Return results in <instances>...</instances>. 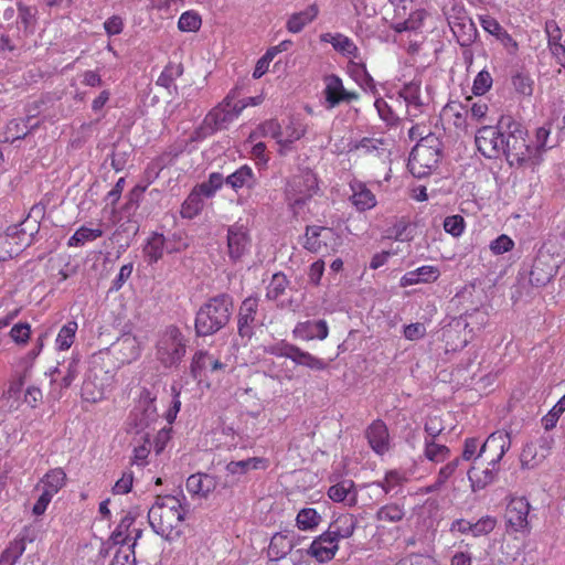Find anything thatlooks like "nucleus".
I'll use <instances>...</instances> for the list:
<instances>
[{
    "label": "nucleus",
    "instance_id": "obj_11",
    "mask_svg": "<svg viewBox=\"0 0 565 565\" xmlns=\"http://www.w3.org/2000/svg\"><path fill=\"white\" fill-rule=\"evenodd\" d=\"M451 11L456 14L449 13L447 19L457 42L462 47L470 46L478 35L476 24L466 14L462 8L454 7Z\"/></svg>",
    "mask_w": 565,
    "mask_h": 565
},
{
    "label": "nucleus",
    "instance_id": "obj_35",
    "mask_svg": "<svg viewBox=\"0 0 565 565\" xmlns=\"http://www.w3.org/2000/svg\"><path fill=\"white\" fill-rule=\"evenodd\" d=\"M331 230L323 226H307L306 233L303 236L302 246L311 252L319 253L322 247L327 246V243L321 239V237L327 238L326 234H330Z\"/></svg>",
    "mask_w": 565,
    "mask_h": 565
},
{
    "label": "nucleus",
    "instance_id": "obj_63",
    "mask_svg": "<svg viewBox=\"0 0 565 565\" xmlns=\"http://www.w3.org/2000/svg\"><path fill=\"white\" fill-rule=\"evenodd\" d=\"M492 86V77L490 73L486 70H482L478 73L473 81L472 92L475 95H483L487 93Z\"/></svg>",
    "mask_w": 565,
    "mask_h": 565
},
{
    "label": "nucleus",
    "instance_id": "obj_42",
    "mask_svg": "<svg viewBox=\"0 0 565 565\" xmlns=\"http://www.w3.org/2000/svg\"><path fill=\"white\" fill-rule=\"evenodd\" d=\"M103 236V231L97 228H89L81 226L67 241L68 247H78L85 245L87 242H93Z\"/></svg>",
    "mask_w": 565,
    "mask_h": 565
},
{
    "label": "nucleus",
    "instance_id": "obj_10",
    "mask_svg": "<svg viewBox=\"0 0 565 565\" xmlns=\"http://www.w3.org/2000/svg\"><path fill=\"white\" fill-rule=\"evenodd\" d=\"M154 401L156 397L147 388H142L137 405L130 413L128 423L130 429H135L136 434L142 433L157 420L158 414Z\"/></svg>",
    "mask_w": 565,
    "mask_h": 565
},
{
    "label": "nucleus",
    "instance_id": "obj_64",
    "mask_svg": "<svg viewBox=\"0 0 565 565\" xmlns=\"http://www.w3.org/2000/svg\"><path fill=\"white\" fill-rule=\"evenodd\" d=\"M110 565H136L135 553L130 551V547L119 548L115 553Z\"/></svg>",
    "mask_w": 565,
    "mask_h": 565
},
{
    "label": "nucleus",
    "instance_id": "obj_30",
    "mask_svg": "<svg viewBox=\"0 0 565 565\" xmlns=\"http://www.w3.org/2000/svg\"><path fill=\"white\" fill-rule=\"evenodd\" d=\"M215 477L207 473H194L186 480V490L201 498H206L216 488Z\"/></svg>",
    "mask_w": 565,
    "mask_h": 565
},
{
    "label": "nucleus",
    "instance_id": "obj_58",
    "mask_svg": "<svg viewBox=\"0 0 565 565\" xmlns=\"http://www.w3.org/2000/svg\"><path fill=\"white\" fill-rule=\"evenodd\" d=\"M262 136L271 137L277 140V143L282 145V130L281 126L276 119H269L259 126Z\"/></svg>",
    "mask_w": 565,
    "mask_h": 565
},
{
    "label": "nucleus",
    "instance_id": "obj_6",
    "mask_svg": "<svg viewBox=\"0 0 565 565\" xmlns=\"http://www.w3.org/2000/svg\"><path fill=\"white\" fill-rule=\"evenodd\" d=\"M156 356L164 367L178 365L186 351V340L180 329L169 326L160 334Z\"/></svg>",
    "mask_w": 565,
    "mask_h": 565
},
{
    "label": "nucleus",
    "instance_id": "obj_50",
    "mask_svg": "<svg viewBox=\"0 0 565 565\" xmlns=\"http://www.w3.org/2000/svg\"><path fill=\"white\" fill-rule=\"evenodd\" d=\"M406 480L407 479L403 472L398 470H390L385 473L383 480L376 481L374 484L382 488L383 491L387 494L394 491L396 488L401 487Z\"/></svg>",
    "mask_w": 565,
    "mask_h": 565
},
{
    "label": "nucleus",
    "instance_id": "obj_9",
    "mask_svg": "<svg viewBox=\"0 0 565 565\" xmlns=\"http://www.w3.org/2000/svg\"><path fill=\"white\" fill-rule=\"evenodd\" d=\"M503 117L501 116L497 126H483L476 134V146L486 158L493 159L502 154L505 140V131L501 128Z\"/></svg>",
    "mask_w": 565,
    "mask_h": 565
},
{
    "label": "nucleus",
    "instance_id": "obj_48",
    "mask_svg": "<svg viewBox=\"0 0 565 565\" xmlns=\"http://www.w3.org/2000/svg\"><path fill=\"white\" fill-rule=\"evenodd\" d=\"M77 329L76 321H68L61 328L55 340L58 350H68L72 347Z\"/></svg>",
    "mask_w": 565,
    "mask_h": 565
},
{
    "label": "nucleus",
    "instance_id": "obj_41",
    "mask_svg": "<svg viewBox=\"0 0 565 565\" xmlns=\"http://www.w3.org/2000/svg\"><path fill=\"white\" fill-rule=\"evenodd\" d=\"M183 74V65L181 63L170 62L166 65L161 74L157 79V85L162 86L167 89L173 87L177 89V86L173 84L177 78H179Z\"/></svg>",
    "mask_w": 565,
    "mask_h": 565
},
{
    "label": "nucleus",
    "instance_id": "obj_12",
    "mask_svg": "<svg viewBox=\"0 0 565 565\" xmlns=\"http://www.w3.org/2000/svg\"><path fill=\"white\" fill-rule=\"evenodd\" d=\"M323 83V96L328 109H332L341 103H351L352 100L359 99V94L356 92L347 90L342 79L335 74L326 75Z\"/></svg>",
    "mask_w": 565,
    "mask_h": 565
},
{
    "label": "nucleus",
    "instance_id": "obj_55",
    "mask_svg": "<svg viewBox=\"0 0 565 565\" xmlns=\"http://www.w3.org/2000/svg\"><path fill=\"white\" fill-rule=\"evenodd\" d=\"M201 23L202 20L198 13L193 11H186L181 14L178 21V28L183 32H194L200 29Z\"/></svg>",
    "mask_w": 565,
    "mask_h": 565
},
{
    "label": "nucleus",
    "instance_id": "obj_19",
    "mask_svg": "<svg viewBox=\"0 0 565 565\" xmlns=\"http://www.w3.org/2000/svg\"><path fill=\"white\" fill-rule=\"evenodd\" d=\"M339 550V545L330 536V533L323 532L317 536L306 550V554L317 559L319 563L331 561Z\"/></svg>",
    "mask_w": 565,
    "mask_h": 565
},
{
    "label": "nucleus",
    "instance_id": "obj_60",
    "mask_svg": "<svg viewBox=\"0 0 565 565\" xmlns=\"http://www.w3.org/2000/svg\"><path fill=\"white\" fill-rule=\"evenodd\" d=\"M497 520L493 516L487 515L472 523L471 534L473 536L487 535L494 530Z\"/></svg>",
    "mask_w": 565,
    "mask_h": 565
},
{
    "label": "nucleus",
    "instance_id": "obj_22",
    "mask_svg": "<svg viewBox=\"0 0 565 565\" xmlns=\"http://www.w3.org/2000/svg\"><path fill=\"white\" fill-rule=\"evenodd\" d=\"M550 446L547 440H540L539 443H527L520 455V462L523 469H534L537 467L548 455Z\"/></svg>",
    "mask_w": 565,
    "mask_h": 565
},
{
    "label": "nucleus",
    "instance_id": "obj_23",
    "mask_svg": "<svg viewBox=\"0 0 565 565\" xmlns=\"http://www.w3.org/2000/svg\"><path fill=\"white\" fill-rule=\"evenodd\" d=\"M366 438L371 448L377 455H384L390 449V434L386 424L381 420H374L366 429Z\"/></svg>",
    "mask_w": 565,
    "mask_h": 565
},
{
    "label": "nucleus",
    "instance_id": "obj_29",
    "mask_svg": "<svg viewBox=\"0 0 565 565\" xmlns=\"http://www.w3.org/2000/svg\"><path fill=\"white\" fill-rule=\"evenodd\" d=\"M224 364L205 351H199L193 355L190 371L194 380H200L206 370L215 372L222 370Z\"/></svg>",
    "mask_w": 565,
    "mask_h": 565
},
{
    "label": "nucleus",
    "instance_id": "obj_62",
    "mask_svg": "<svg viewBox=\"0 0 565 565\" xmlns=\"http://www.w3.org/2000/svg\"><path fill=\"white\" fill-rule=\"evenodd\" d=\"M540 265V262H535L530 271V282L535 287L545 286L552 278V271H544Z\"/></svg>",
    "mask_w": 565,
    "mask_h": 565
},
{
    "label": "nucleus",
    "instance_id": "obj_25",
    "mask_svg": "<svg viewBox=\"0 0 565 565\" xmlns=\"http://www.w3.org/2000/svg\"><path fill=\"white\" fill-rule=\"evenodd\" d=\"M320 42L330 43L332 47L349 58L359 57V49L355 43L347 35L342 33H322L319 36Z\"/></svg>",
    "mask_w": 565,
    "mask_h": 565
},
{
    "label": "nucleus",
    "instance_id": "obj_13",
    "mask_svg": "<svg viewBox=\"0 0 565 565\" xmlns=\"http://www.w3.org/2000/svg\"><path fill=\"white\" fill-rule=\"evenodd\" d=\"M252 238L247 228L234 224L227 228V253L232 260H239L249 252Z\"/></svg>",
    "mask_w": 565,
    "mask_h": 565
},
{
    "label": "nucleus",
    "instance_id": "obj_54",
    "mask_svg": "<svg viewBox=\"0 0 565 565\" xmlns=\"http://www.w3.org/2000/svg\"><path fill=\"white\" fill-rule=\"evenodd\" d=\"M139 441H143L141 445L136 446L134 449V456L131 458V462L134 465L143 466L146 463V459L150 454L151 443L149 438V434H143L140 436Z\"/></svg>",
    "mask_w": 565,
    "mask_h": 565
},
{
    "label": "nucleus",
    "instance_id": "obj_34",
    "mask_svg": "<svg viewBox=\"0 0 565 565\" xmlns=\"http://www.w3.org/2000/svg\"><path fill=\"white\" fill-rule=\"evenodd\" d=\"M319 13V8L316 3L308 6L305 10L292 13L287 23L286 29L290 33H300L305 26L311 23Z\"/></svg>",
    "mask_w": 565,
    "mask_h": 565
},
{
    "label": "nucleus",
    "instance_id": "obj_43",
    "mask_svg": "<svg viewBox=\"0 0 565 565\" xmlns=\"http://www.w3.org/2000/svg\"><path fill=\"white\" fill-rule=\"evenodd\" d=\"M291 361L298 365H303L317 371L324 370L327 367V363L322 359H319L309 352L302 351L297 345L294 350Z\"/></svg>",
    "mask_w": 565,
    "mask_h": 565
},
{
    "label": "nucleus",
    "instance_id": "obj_51",
    "mask_svg": "<svg viewBox=\"0 0 565 565\" xmlns=\"http://www.w3.org/2000/svg\"><path fill=\"white\" fill-rule=\"evenodd\" d=\"M288 286V279L287 277L281 274L277 273L273 276L269 285L267 286L266 297L269 300H276L278 297H280L286 288Z\"/></svg>",
    "mask_w": 565,
    "mask_h": 565
},
{
    "label": "nucleus",
    "instance_id": "obj_57",
    "mask_svg": "<svg viewBox=\"0 0 565 565\" xmlns=\"http://www.w3.org/2000/svg\"><path fill=\"white\" fill-rule=\"evenodd\" d=\"M565 412V395L554 405V407L542 419L543 426L550 430L556 426L559 416Z\"/></svg>",
    "mask_w": 565,
    "mask_h": 565
},
{
    "label": "nucleus",
    "instance_id": "obj_59",
    "mask_svg": "<svg viewBox=\"0 0 565 565\" xmlns=\"http://www.w3.org/2000/svg\"><path fill=\"white\" fill-rule=\"evenodd\" d=\"M515 90L523 96H531L533 93V81L530 75L518 73L512 77Z\"/></svg>",
    "mask_w": 565,
    "mask_h": 565
},
{
    "label": "nucleus",
    "instance_id": "obj_4",
    "mask_svg": "<svg viewBox=\"0 0 565 565\" xmlns=\"http://www.w3.org/2000/svg\"><path fill=\"white\" fill-rule=\"evenodd\" d=\"M510 447L511 438L508 433L495 431L486 439L481 445L477 457H480L487 449L499 450V452L495 458L491 459L488 467L483 470H479L476 467H471L469 469L468 479L473 492L482 490L495 481L499 471L498 463Z\"/></svg>",
    "mask_w": 565,
    "mask_h": 565
},
{
    "label": "nucleus",
    "instance_id": "obj_7",
    "mask_svg": "<svg viewBox=\"0 0 565 565\" xmlns=\"http://www.w3.org/2000/svg\"><path fill=\"white\" fill-rule=\"evenodd\" d=\"M234 97L227 95L224 100L212 109L204 118L201 127L195 131L198 138L206 137L217 130L226 129L238 117L245 105L233 102Z\"/></svg>",
    "mask_w": 565,
    "mask_h": 565
},
{
    "label": "nucleus",
    "instance_id": "obj_21",
    "mask_svg": "<svg viewBox=\"0 0 565 565\" xmlns=\"http://www.w3.org/2000/svg\"><path fill=\"white\" fill-rule=\"evenodd\" d=\"M266 460L260 457H252L238 461H230L226 467V483L233 486L250 470L264 469Z\"/></svg>",
    "mask_w": 565,
    "mask_h": 565
},
{
    "label": "nucleus",
    "instance_id": "obj_47",
    "mask_svg": "<svg viewBox=\"0 0 565 565\" xmlns=\"http://www.w3.org/2000/svg\"><path fill=\"white\" fill-rule=\"evenodd\" d=\"M225 184L224 175L220 172H212L207 180L196 185L195 189L204 198H212Z\"/></svg>",
    "mask_w": 565,
    "mask_h": 565
},
{
    "label": "nucleus",
    "instance_id": "obj_17",
    "mask_svg": "<svg viewBox=\"0 0 565 565\" xmlns=\"http://www.w3.org/2000/svg\"><path fill=\"white\" fill-rule=\"evenodd\" d=\"M530 508L529 501L523 497L511 499L505 510L508 525L514 531L526 529Z\"/></svg>",
    "mask_w": 565,
    "mask_h": 565
},
{
    "label": "nucleus",
    "instance_id": "obj_37",
    "mask_svg": "<svg viewBox=\"0 0 565 565\" xmlns=\"http://www.w3.org/2000/svg\"><path fill=\"white\" fill-rule=\"evenodd\" d=\"M307 132L306 125L299 121H290L282 131V145H280L279 153L286 154L290 150V145L302 138Z\"/></svg>",
    "mask_w": 565,
    "mask_h": 565
},
{
    "label": "nucleus",
    "instance_id": "obj_44",
    "mask_svg": "<svg viewBox=\"0 0 565 565\" xmlns=\"http://www.w3.org/2000/svg\"><path fill=\"white\" fill-rule=\"evenodd\" d=\"M321 522V515L313 508L301 509L296 518L297 527L301 531L313 530Z\"/></svg>",
    "mask_w": 565,
    "mask_h": 565
},
{
    "label": "nucleus",
    "instance_id": "obj_36",
    "mask_svg": "<svg viewBox=\"0 0 565 565\" xmlns=\"http://www.w3.org/2000/svg\"><path fill=\"white\" fill-rule=\"evenodd\" d=\"M406 515L405 505L399 502H391L381 507L375 514L380 522L398 523Z\"/></svg>",
    "mask_w": 565,
    "mask_h": 565
},
{
    "label": "nucleus",
    "instance_id": "obj_28",
    "mask_svg": "<svg viewBox=\"0 0 565 565\" xmlns=\"http://www.w3.org/2000/svg\"><path fill=\"white\" fill-rule=\"evenodd\" d=\"M350 188L352 191L350 200L358 211L371 210L376 205L375 195L363 182L352 181Z\"/></svg>",
    "mask_w": 565,
    "mask_h": 565
},
{
    "label": "nucleus",
    "instance_id": "obj_1",
    "mask_svg": "<svg viewBox=\"0 0 565 565\" xmlns=\"http://www.w3.org/2000/svg\"><path fill=\"white\" fill-rule=\"evenodd\" d=\"M186 510L174 495H157L148 511V521L152 530L167 540L179 537L183 532Z\"/></svg>",
    "mask_w": 565,
    "mask_h": 565
},
{
    "label": "nucleus",
    "instance_id": "obj_38",
    "mask_svg": "<svg viewBox=\"0 0 565 565\" xmlns=\"http://www.w3.org/2000/svg\"><path fill=\"white\" fill-rule=\"evenodd\" d=\"M203 207V195L194 188L182 203L180 213L183 218L191 220L198 216Z\"/></svg>",
    "mask_w": 565,
    "mask_h": 565
},
{
    "label": "nucleus",
    "instance_id": "obj_61",
    "mask_svg": "<svg viewBox=\"0 0 565 565\" xmlns=\"http://www.w3.org/2000/svg\"><path fill=\"white\" fill-rule=\"evenodd\" d=\"M31 335V326L28 322L15 323L10 330V337L17 344H26Z\"/></svg>",
    "mask_w": 565,
    "mask_h": 565
},
{
    "label": "nucleus",
    "instance_id": "obj_16",
    "mask_svg": "<svg viewBox=\"0 0 565 565\" xmlns=\"http://www.w3.org/2000/svg\"><path fill=\"white\" fill-rule=\"evenodd\" d=\"M258 298L248 297L239 306L237 329L242 338H250L257 323Z\"/></svg>",
    "mask_w": 565,
    "mask_h": 565
},
{
    "label": "nucleus",
    "instance_id": "obj_53",
    "mask_svg": "<svg viewBox=\"0 0 565 565\" xmlns=\"http://www.w3.org/2000/svg\"><path fill=\"white\" fill-rule=\"evenodd\" d=\"M135 522V516L130 513L126 514L120 523L118 524L117 529L113 532L110 539L114 542V544H126V540L128 537V530Z\"/></svg>",
    "mask_w": 565,
    "mask_h": 565
},
{
    "label": "nucleus",
    "instance_id": "obj_45",
    "mask_svg": "<svg viewBox=\"0 0 565 565\" xmlns=\"http://www.w3.org/2000/svg\"><path fill=\"white\" fill-rule=\"evenodd\" d=\"M25 551L23 537L17 539L9 544L0 556V565H14Z\"/></svg>",
    "mask_w": 565,
    "mask_h": 565
},
{
    "label": "nucleus",
    "instance_id": "obj_56",
    "mask_svg": "<svg viewBox=\"0 0 565 565\" xmlns=\"http://www.w3.org/2000/svg\"><path fill=\"white\" fill-rule=\"evenodd\" d=\"M374 106L381 119L384 120L387 125L397 124L399 117L386 100L383 98H377L374 103Z\"/></svg>",
    "mask_w": 565,
    "mask_h": 565
},
{
    "label": "nucleus",
    "instance_id": "obj_14",
    "mask_svg": "<svg viewBox=\"0 0 565 565\" xmlns=\"http://www.w3.org/2000/svg\"><path fill=\"white\" fill-rule=\"evenodd\" d=\"M28 224V220L19 223L8 226L6 231L4 237H0V248H2L4 245H12L14 244L15 248H10L6 250L8 254V257H12L13 254H17L19 250H21L22 247L29 246L32 241L33 233H28L26 228L24 227ZM7 256L0 254V259L4 260Z\"/></svg>",
    "mask_w": 565,
    "mask_h": 565
},
{
    "label": "nucleus",
    "instance_id": "obj_2",
    "mask_svg": "<svg viewBox=\"0 0 565 565\" xmlns=\"http://www.w3.org/2000/svg\"><path fill=\"white\" fill-rule=\"evenodd\" d=\"M501 128L505 131L502 154L509 166L532 169L537 167V157L532 153L531 139L522 124L508 116L503 117Z\"/></svg>",
    "mask_w": 565,
    "mask_h": 565
},
{
    "label": "nucleus",
    "instance_id": "obj_24",
    "mask_svg": "<svg viewBox=\"0 0 565 565\" xmlns=\"http://www.w3.org/2000/svg\"><path fill=\"white\" fill-rule=\"evenodd\" d=\"M224 180L225 184L236 193L244 188L252 190L257 184V178L253 169L247 164L239 167L233 173L224 177Z\"/></svg>",
    "mask_w": 565,
    "mask_h": 565
},
{
    "label": "nucleus",
    "instance_id": "obj_49",
    "mask_svg": "<svg viewBox=\"0 0 565 565\" xmlns=\"http://www.w3.org/2000/svg\"><path fill=\"white\" fill-rule=\"evenodd\" d=\"M450 455V449L445 446L435 443L433 439L425 440V456L428 460L434 462H443Z\"/></svg>",
    "mask_w": 565,
    "mask_h": 565
},
{
    "label": "nucleus",
    "instance_id": "obj_39",
    "mask_svg": "<svg viewBox=\"0 0 565 565\" xmlns=\"http://www.w3.org/2000/svg\"><path fill=\"white\" fill-rule=\"evenodd\" d=\"M66 475L61 468L50 470L42 479L43 491L55 495L65 484Z\"/></svg>",
    "mask_w": 565,
    "mask_h": 565
},
{
    "label": "nucleus",
    "instance_id": "obj_20",
    "mask_svg": "<svg viewBox=\"0 0 565 565\" xmlns=\"http://www.w3.org/2000/svg\"><path fill=\"white\" fill-rule=\"evenodd\" d=\"M294 531L284 530L275 533L267 548L269 561L277 562L285 558L294 550Z\"/></svg>",
    "mask_w": 565,
    "mask_h": 565
},
{
    "label": "nucleus",
    "instance_id": "obj_27",
    "mask_svg": "<svg viewBox=\"0 0 565 565\" xmlns=\"http://www.w3.org/2000/svg\"><path fill=\"white\" fill-rule=\"evenodd\" d=\"M328 333L329 328L324 320L299 322L294 329V335L302 340H324Z\"/></svg>",
    "mask_w": 565,
    "mask_h": 565
},
{
    "label": "nucleus",
    "instance_id": "obj_52",
    "mask_svg": "<svg viewBox=\"0 0 565 565\" xmlns=\"http://www.w3.org/2000/svg\"><path fill=\"white\" fill-rule=\"evenodd\" d=\"M53 373H63L62 379V386L68 387L73 383V381L77 377L79 370H78V360L75 358H72L66 365H62V369H54Z\"/></svg>",
    "mask_w": 565,
    "mask_h": 565
},
{
    "label": "nucleus",
    "instance_id": "obj_31",
    "mask_svg": "<svg viewBox=\"0 0 565 565\" xmlns=\"http://www.w3.org/2000/svg\"><path fill=\"white\" fill-rule=\"evenodd\" d=\"M481 25L491 35L495 36L497 40L501 42V44L510 52L515 53L518 50V43L507 32V30L501 26V24L492 17H484L481 19Z\"/></svg>",
    "mask_w": 565,
    "mask_h": 565
},
{
    "label": "nucleus",
    "instance_id": "obj_32",
    "mask_svg": "<svg viewBox=\"0 0 565 565\" xmlns=\"http://www.w3.org/2000/svg\"><path fill=\"white\" fill-rule=\"evenodd\" d=\"M399 97L403 98L406 106L409 108L408 113L411 116L416 117L422 113L424 103L420 98V83L412 81L403 86L398 93Z\"/></svg>",
    "mask_w": 565,
    "mask_h": 565
},
{
    "label": "nucleus",
    "instance_id": "obj_40",
    "mask_svg": "<svg viewBox=\"0 0 565 565\" xmlns=\"http://www.w3.org/2000/svg\"><path fill=\"white\" fill-rule=\"evenodd\" d=\"M387 143L383 139L363 138L356 145L355 149L362 150L364 153H374L377 158H386L390 153Z\"/></svg>",
    "mask_w": 565,
    "mask_h": 565
},
{
    "label": "nucleus",
    "instance_id": "obj_46",
    "mask_svg": "<svg viewBox=\"0 0 565 565\" xmlns=\"http://www.w3.org/2000/svg\"><path fill=\"white\" fill-rule=\"evenodd\" d=\"M550 128L543 126L536 129L535 138L531 139L532 153L537 157V164L543 161V154L547 150V140L550 137Z\"/></svg>",
    "mask_w": 565,
    "mask_h": 565
},
{
    "label": "nucleus",
    "instance_id": "obj_3",
    "mask_svg": "<svg viewBox=\"0 0 565 565\" xmlns=\"http://www.w3.org/2000/svg\"><path fill=\"white\" fill-rule=\"evenodd\" d=\"M233 307V298L227 294L210 298L195 315L196 335L207 337L223 329L231 320Z\"/></svg>",
    "mask_w": 565,
    "mask_h": 565
},
{
    "label": "nucleus",
    "instance_id": "obj_15",
    "mask_svg": "<svg viewBox=\"0 0 565 565\" xmlns=\"http://www.w3.org/2000/svg\"><path fill=\"white\" fill-rule=\"evenodd\" d=\"M171 239H167L163 234L152 233L143 247L145 258L148 264L157 263L162 256L163 252L168 253L179 252L188 247L186 243L171 246Z\"/></svg>",
    "mask_w": 565,
    "mask_h": 565
},
{
    "label": "nucleus",
    "instance_id": "obj_5",
    "mask_svg": "<svg viewBox=\"0 0 565 565\" xmlns=\"http://www.w3.org/2000/svg\"><path fill=\"white\" fill-rule=\"evenodd\" d=\"M443 156V142L435 132H428L425 138L417 140L408 159V170L416 178L429 175L435 170Z\"/></svg>",
    "mask_w": 565,
    "mask_h": 565
},
{
    "label": "nucleus",
    "instance_id": "obj_26",
    "mask_svg": "<svg viewBox=\"0 0 565 565\" xmlns=\"http://www.w3.org/2000/svg\"><path fill=\"white\" fill-rule=\"evenodd\" d=\"M358 525V520L353 514H341L330 523L326 531L330 536L339 543L341 539H349L353 535Z\"/></svg>",
    "mask_w": 565,
    "mask_h": 565
},
{
    "label": "nucleus",
    "instance_id": "obj_33",
    "mask_svg": "<svg viewBox=\"0 0 565 565\" xmlns=\"http://www.w3.org/2000/svg\"><path fill=\"white\" fill-rule=\"evenodd\" d=\"M328 495L332 501L344 502L349 507H353L358 502V492L352 480H343L331 486Z\"/></svg>",
    "mask_w": 565,
    "mask_h": 565
},
{
    "label": "nucleus",
    "instance_id": "obj_8",
    "mask_svg": "<svg viewBox=\"0 0 565 565\" xmlns=\"http://www.w3.org/2000/svg\"><path fill=\"white\" fill-rule=\"evenodd\" d=\"M318 190V179L312 170L299 169V172L287 182L286 196L290 205L297 206L312 198Z\"/></svg>",
    "mask_w": 565,
    "mask_h": 565
},
{
    "label": "nucleus",
    "instance_id": "obj_18",
    "mask_svg": "<svg viewBox=\"0 0 565 565\" xmlns=\"http://www.w3.org/2000/svg\"><path fill=\"white\" fill-rule=\"evenodd\" d=\"M111 350L121 364H129L140 356L141 345L135 335L127 333L113 343Z\"/></svg>",
    "mask_w": 565,
    "mask_h": 565
}]
</instances>
